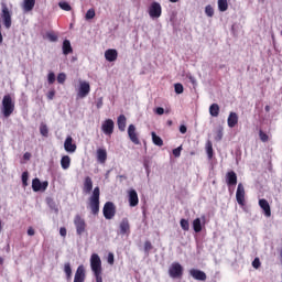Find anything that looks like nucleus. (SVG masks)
Returning a JSON list of instances; mask_svg holds the SVG:
<instances>
[{
	"label": "nucleus",
	"instance_id": "nucleus-39",
	"mask_svg": "<svg viewBox=\"0 0 282 282\" xmlns=\"http://www.w3.org/2000/svg\"><path fill=\"white\" fill-rule=\"evenodd\" d=\"M96 17V10L95 9H89L87 12H86V15H85V19L87 21L94 19Z\"/></svg>",
	"mask_w": 282,
	"mask_h": 282
},
{
	"label": "nucleus",
	"instance_id": "nucleus-17",
	"mask_svg": "<svg viewBox=\"0 0 282 282\" xmlns=\"http://www.w3.org/2000/svg\"><path fill=\"white\" fill-rule=\"evenodd\" d=\"M189 276H193L195 281H206V273L198 269H191Z\"/></svg>",
	"mask_w": 282,
	"mask_h": 282
},
{
	"label": "nucleus",
	"instance_id": "nucleus-60",
	"mask_svg": "<svg viewBox=\"0 0 282 282\" xmlns=\"http://www.w3.org/2000/svg\"><path fill=\"white\" fill-rule=\"evenodd\" d=\"M167 124H169V127H171V124H173V121L169 120Z\"/></svg>",
	"mask_w": 282,
	"mask_h": 282
},
{
	"label": "nucleus",
	"instance_id": "nucleus-62",
	"mask_svg": "<svg viewBox=\"0 0 282 282\" xmlns=\"http://www.w3.org/2000/svg\"><path fill=\"white\" fill-rule=\"evenodd\" d=\"M0 232H1V220H0Z\"/></svg>",
	"mask_w": 282,
	"mask_h": 282
},
{
	"label": "nucleus",
	"instance_id": "nucleus-28",
	"mask_svg": "<svg viewBox=\"0 0 282 282\" xmlns=\"http://www.w3.org/2000/svg\"><path fill=\"white\" fill-rule=\"evenodd\" d=\"M72 164V159L69 158V155H64L61 159V166L62 169H64V171H67V169H69Z\"/></svg>",
	"mask_w": 282,
	"mask_h": 282
},
{
	"label": "nucleus",
	"instance_id": "nucleus-47",
	"mask_svg": "<svg viewBox=\"0 0 282 282\" xmlns=\"http://www.w3.org/2000/svg\"><path fill=\"white\" fill-rule=\"evenodd\" d=\"M174 158H180L182 155V145L173 150Z\"/></svg>",
	"mask_w": 282,
	"mask_h": 282
},
{
	"label": "nucleus",
	"instance_id": "nucleus-7",
	"mask_svg": "<svg viewBox=\"0 0 282 282\" xmlns=\"http://www.w3.org/2000/svg\"><path fill=\"white\" fill-rule=\"evenodd\" d=\"M149 15L151 19H160L162 17V6L160 2H152L149 7Z\"/></svg>",
	"mask_w": 282,
	"mask_h": 282
},
{
	"label": "nucleus",
	"instance_id": "nucleus-31",
	"mask_svg": "<svg viewBox=\"0 0 282 282\" xmlns=\"http://www.w3.org/2000/svg\"><path fill=\"white\" fill-rule=\"evenodd\" d=\"M64 272L66 274L67 281H72V264L69 262L64 264Z\"/></svg>",
	"mask_w": 282,
	"mask_h": 282
},
{
	"label": "nucleus",
	"instance_id": "nucleus-5",
	"mask_svg": "<svg viewBox=\"0 0 282 282\" xmlns=\"http://www.w3.org/2000/svg\"><path fill=\"white\" fill-rule=\"evenodd\" d=\"M74 226L79 237L87 230V223H85V219L78 214L74 218Z\"/></svg>",
	"mask_w": 282,
	"mask_h": 282
},
{
	"label": "nucleus",
	"instance_id": "nucleus-19",
	"mask_svg": "<svg viewBox=\"0 0 282 282\" xmlns=\"http://www.w3.org/2000/svg\"><path fill=\"white\" fill-rule=\"evenodd\" d=\"M105 58H106V61H108V63H113V62L118 61V51L115 48H108L105 52Z\"/></svg>",
	"mask_w": 282,
	"mask_h": 282
},
{
	"label": "nucleus",
	"instance_id": "nucleus-22",
	"mask_svg": "<svg viewBox=\"0 0 282 282\" xmlns=\"http://www.w3.org/2000/svg\"><path fill=\"white\" fill-rule=\"evenodd\" d=\"M227 124L230 129H235V127L239 124V116L237 115V112L229 113V117L227 119Z\"/></svg>",
	"mask_w": 282,
	"mask_h": 282
},
{
	"label": "nucleus",
	"instance_id": "nucleus-41",
	"mask_svg": "<svg viewBox=\"0 0 282 282\" xmlns=\"http://www.w3.org/2000/svg\"><path fill=\"white\" fill-rule=\"evenodd\" d=\"M259 138L261 142H268L270 140V137L263 130H259Z\"/></svg>",
	"mask_w": 282,
	"mask_h": 282
},
{
	"label": "nucleus",
	"instance_id": "nucleus-1",
	"mask_svg": "<svg viewBox=\"0 0 282 282\" xmlns=\"http://www.w3.org/2000/svg\"><path fill=\"white\" fill-rule=\"evenodd\" d=\"M90 269L96 279V282H102V260L98 253L90 256Z\"/></svg>",
	"mask_w": 282,
	"mask_h": 282
},
{
	"label": "nucleus",
	"instance_id": "nucleus-42",
	"mask_svg": "<svg viewBox=\"0 0 282 282\" xmlns=\"http://www.w3.org/2000/svg\"><path fill=\"white\" fill-rule=\"evenodd\" d=\"M65 80H67V75H65V73H59L57 75V83H59V85H63Z\"/></svg>",
	"mask_w": 282,
	"mask_h": 282
},
{
	"label": "nucleus",
	"instance_id": "nucleus-29",
	"mask_svg": "<svg viewBox=\"0 0 282 282\" xmlns=\"http://www.w3.org/2000/svg\"><path fill=\"white\" fill-rule=\"evenodd\" d=\"M152 135V142L155 144V147H164V141L162 138H160L155 132L151 133Z\"/></svg>",
	"mask_w": 282,
	"mask_h": 282
},
{
	"label": "nucleus",
	"instance_id": "nucleus-44",
	"mask_svg": "<svg viewBox=\"0 0 282 282\" xmlns=\"http://www.w3.org/2000/svg\"><path fill=\"white\" fill-rule=\"evenodd\" d=\"M174 90H175V94H184V86L181 83L175 84Z\"/></svg>",
	"mask_w": 282,
	"mask_h": 282
},
{
	"label": "nucleus",
	"instance_id": "nucleus-9",
	"mask_svg": "<svg viewBox=\"0 0 282 282\" xmlns=\"http://www.w3.org/2000/svg\"><path fill=\"white\" fill-rule=\"evenodd\" d=\"M236 199L239 206H245L246 204V188L243 187V183H239L236 192Z\"/></svg>",
	"mask_w": 282,
	"mask_h": 282
},
{
	"label": "nucleus",
	"instance_id": "nucleus-54",
	"mask_svg": "<svg viewBox=\"0 0 282 282\" xmlns=\"http://www.w3.org/2000/svg\"><path fill=\"white\" fill-rule=\"evenodd\" d=\"M28 235H29V237H34V235H35L34 228L30 227L28 229Z\"/></svg>",
	"mask_w": 282,
	"mask_h": 282
},
{
	"label": "nucleus",
	"instance_id": "nucleus-10",
	"mask_svg": "<svg viewBox=\"0 0 282 282\" xmlns=\"http://www.w3.org/2000/svg\"><path fill=\"white\" fill-rule=\"evenodd\" d=\"M47 186H50V183L47 181H44L42 183L39 178H33L32 181V188L34 193H39L40 191H47Z\"/></svg>",
	"mask_w": 282,
	"mask_h": 282
},
{
	"label": "nucleus",
	"instance_id": "nucleus-33",
	"mask_svg": "<svg viewBox=\"0 0 282 282\" xmlns=\"http://www.w3.org/2000/svg\"><path fill=\"white\" fill-rule=\"evenodd\" d=\"M219 12H226L228 10V0H218Z\"/></svg>",
	"mask_w": 282,
	"mask_h": 282
},
{
	"label": "nucleus",
	"instance_id": "nucleus-24",
	"mask_svg": "<svg viewBox=\"0 0 282 282\" xmlns=\"http://www.w3.org/2000/svg\"><path fill=\"white\" fill-rule=\"evenodd\" d=\"M226 184L228 186H237V173L235 171L227 172Z\"/></svg>",
	"mask_w": 282,
	"mask_h": 282
},
{
	"label": "nucleus",
	"instance_id": "nucleus-57",
	"mask_svg": "<svg viewBox=\"0 0 282 282\" xmlns=\"http://www.w3.org/2000/svg\"><path fill=\"white\" fill-rule=\"evenodd\" d=\"M102 107V99H99L97 101V109H100Z\"/></svg>",
	"mask_w": 282,
	"mask_h": 282
},
{
	"label": "nucleus",
	"instance_id": "nucleus-59",
	"mask_svg": "<svg viewBox=\"0 0 282 282\" xmlns=\"http://www.w3.org/2000/svg\"><path fill=\"white\" fill-rule=\"evenodd\" d=\"M180 0H170L171 3H177Z\"/></svg>",
	"mask_w": 282,
	"mask_h": 282
},
{
	"label": "nucleus",
	"instance_id": "nucleus-21",
	"mask_svg": "<svg viewBox=\"0 0 282 282\" xmlns=\"http://www.w3.org/2000/svg\"><path fill=\"white\" fill-rule=\"evenodd\" d=\"M89 91H91V87L89 86V83H82L79 86V93L78 96L79 98H85L87 96H89Z\"/></svg>",
	"mask_w": 282,
	"mask_h": 282
},
{
	"label": "nucleus",
	"instance_id": "nucleus-25",
	"mask_svg": "<svg viewBox=\"0 0 282 282\" xmlns=\"http://www.w3.org/2000/svg\"><path fill=\"white\" fill-rule=\"evenodd\" d=\"M97 161L99 164H105L107 162V150L99 148L97 149Z\"/></svg>",
	"mask_w": 282,
	"mask_h": 282
},
{
	"label": "nucleus",
	"instance_id": "nucleus-52",
	"mask_svg": "<svg viewBox=\"0 0 282 282\" xmlns=\"http://www.w3.org/2000/svg\"><path fill=\"white\" fill-rule=\"evenodd\" d=\"M154 113H156V116H164V108L158 107V108L154 110Z\"/></svg>",
	"mask_w": 282,
	"mask_h": 282
},
{
	"label": "nucleus",
	"instance_id": "nucleus-23",
	"mask_svg": "<svg viewBox=\"0 0 282 282\" xmlns=\"http://www.w3.org/2000/svg\"><path fill=\"white\" fill-rule=\"evenodd\" d=\"M36 6V0H23L21 8L23 12H32Z\"/></svg>",
	"mask_w": 282,
	"mask_h": 282
},
{
	"label": "nucleus",
	"instance_id": "nucleus-3",
	"mask_svg": "<svg viewBox=\"0 0 282 282\" xmlns=\"http://www.w3.org/2000/svg\"><path fill=\"white\" fill-rule=\"evenodd\" d=\"M2 113L4 118H10L14 113V101H12V96L4 95L2 99Z\"/></svg>",
	"mask_w": 282,
	"mask_h": 282
},
{
	"label": "nucleus",
	"instance_id": "nucleus-6",
	"mask_svg": "<svg viewBox=\"0 0 282 282\" xmlns=\"http://www.w3.org/2000/svg\"><path fill=\"white\" fill-rule=\"evenodd\" d=\"M1 18L3 20L4 28L10 30V28H12V13H10V9H8V6L6 4H2Z\"/></svg>",
	"mask_w": 282,
	"mask_h": 282
},
{
	"label": "nucleus",
	"instance_id": "nucleus-40",
	"mask_svg": "<svg viewBox=\"0 0 282 282\" xmlns=\"http://www.w3.org/2000/svg\"><path fill=\"white\" fill-rule=\"evenodd\" d=\"M205 14H207V17H215V9H213L210 4L206 6Z\"/></svg>",
	"mask_w": 282,
	"mask_h": 282
},
{
	"label": "nucleus",
	"instance_id": "nucleus-46",
	"mask_svg": "<svg viewBox=\"0 0 282 282\" xmlns=\"http://www.w3.org/2000/svg\"><path fill=\"white\" fill-rule=\"evenodd\" d=\"M252 268H254L256 270H259V268H261V260L259 258H254V260L252 261Z\"/></svg>",
	"mask_w": 282,
	"mask_h": 282
},
{
	"label": "nucleus",
	"instance_id": "nucleus-20",
	"mask_svg": "<svg viewBox=\"0 0 282 282\" xmlns=\"http://www.w3.org/2000/svg\"><path fill=\"white\" fill-rule=\"evenodd\" d=\"M91 191H94V181L89 176H86L84 178L83 193H85L86 195H89Z\"/></svg>",
	"mask_w": 282,
	"mask_h": 282
},
{
	"label": "nucleus",
	"instance_id": "nucleus-56",
	"mask_svg": "<svg viewBox=\"0 0 282 282\" xmlns=\"http://www.w3.org/2000/svg\"><path fill=\"white\" fill-rule=\"evenodd\" d=\"M23 158L24 160H30V158H32V154L30 152H25Z\"/></svg>",
	"mask_w": 282,
	"mask_h": 282
},
{
	"label": "nucleus",
	"instance_id": "nucleus-27",
	"mask_svg": "<svg viewBox=\"0 0 282 282\" xmlns=\"http://www.w3.org/2000/svg\"><path fill=\"white\" fill-rule=\"evenodd\" d=\"M117 124L119 131H126L127 129V117L124 115H120L117 119Z\"/></svg>",
	"mask_w": 282,
	"mask_h": 282
},
{
	"label": "nucleus",
	"instance_id": "nucleus-55",
	"mask_svg": "<svg viewBox=\"0 0 282 282\" xmlns=\"http://www.w3.org/2000/svg\"><path fill=\"white\" fill-rule=\"evenodd\" d=\"M186 131H188V129L186 128V126L182 124L180 127V132L184 134V133H186Z\"/></svg>",
	"mask_w": 282,
	"mask_h": 282
},
{
	"label": "nucleus",
	"instance_id": "nucleus-18",
	"mask_svg": "<svg viewBox=\"0 0 282 282\" xmlns=\"http://www.w3.org/2000/svg\"><path fill=\"white\" fill-rule=\"evenodd\" d=\"M85 279H86L85 265L80 264L75 272L74 282H85Z\"/></svg>",
	"mask_w": 282,
	"mask_h": 282
},
{
	"label": "nucleus",
	"instance_id": "nucleus-2",
	"mask_svg": "<svg viewBox=\"0 0 282 282\" xmlns=\"http://www.w3.org/2000/svg\"><path fill=\"white\" fill-rule=\"evenodd\" d=\"M88 205L93 215L100 213V187H95L88 199Z\"/></svg>",
	"mask_w": 282,
	"mask_h": 282
},
{
	"label": "nucleus",
	"instance_id": "nucleus-36",
	"mask_svg": "<svg viewBox=\"0 0 282 282\" xmlns=\"http://www.w3.org/2000/svg\"><path fill=\"white\" fill-rule=\"evenodd\" d=\"M180 224H181L182 230H184L185 232H188V230H191V224L188 223V220L183 218L181 219Z\"/></svg>",
	"mask_w": 282,
	"mask_h": 282
},
{
	"label": "nucleus",
	"instance_id": "nucleus-16",
	"mask_svg": "<svg viewBox=\"0 0 282 282\" xmlns=\"http://www.w3.org/2000/svg\"><path fill=\"white\" fill-rule=\"evenodd\" d=\"M259 206L263 209L265 217H272V209L270 208V203L265 198L259 199Z\"/></svg>",
	"mask_w": 282,
	"mask_h": 282
},
{
	"label": "nucleus",
	"instance_id": "nucleus-48",
	"mask_svg": "<svg viewBox=\"0 0 282 282\" xmlns=\"http://www.w3.org/2000/svg\"><path fill=\"white\" fill-rule=\"evenodd\" d=\"M144 250H145V252L153 250V245L151 243V241L148 240L144 242Z\"/></svg>",
	"mask_w": 282,
	"mask_h": 282
},
{
	"label": "nucleus",
	"instance_id": "nucleus-58",
	"mask_svg": "<svg viewBox=\"0 0 282 282\" xmlns=\"http://www.w3.org/2000/svg\"><path fill=\"white\" fill-rule=\"evenodd\" d=\"M264 111H267V113L270 112V106H265Z\"/></svg>",
	"mask_w": 282,
	"mask_h": 282
},
{
	"label": "nucleus",
	"instance_id": "nucleus-51",
	"mask_svg": "<svg viewBox=\"0 0 282 282\" xmlns=\"http://www.w3.org/2000/svg\"><path fill=\"white\" fill-rule=\"evenodd\" d=\"M107 261H108L109 265H113V263H115L113 253H108Z\"/></svg>",
	"mask_w": 282,
	"mask_h": 282
},
{
	"label": "nucleus",
	"instance_id": "nucleus-4",
	"mask_svg": "<svg viewBox=\"0 0 282 282\" xmlns=\"http://www.w3.org/2000/svg\"><path fill=\"white\" fill-rule=\"evenodd\" d=\"M169 274L171 279H182V275L184 274V268L180 262H174L169 268Z\"/></svg>",
	"mask_w": 282,
	"mask_h": 282
},
{
	"label": "nucleus",
	"instance_id": "nucleus-35",
	"mask_svg": "<svg viewBox=\"0 0 282 282\" xmlns=\"http://www.w3.org/2000/svg\"><path fill=\"white\" fill-rule=\"evenodd\" d=\"M40 133L44 138H47V135H50V130L47 129V124L41 123V126H40Z\"/></svg>",
	"mask_w": 282,
	"mask_h": 282
},
{
	"label": "nucleus",
	"instance_id": "nucleus-49",
	"mask_svg": "<svg viewBox=\"0 0 282 282\" xmlns=\"http://www.w3.org/2000/svg\"><path fill=\"white\" fill-rule=\"evenodd\" d=\"M54 96H56V90H50L46 95L48 100H54Z\"/></svg>",
	"mask_w": 282,
	"mask_h": 282
},
{
	"label": "nucleus",
	"instance_id": "nucleus-12",
	"mask_svg": "<svg viewBox=\"0 0 282 282\" xmlns=\"http://www.w3.org/2000/svg\"><path fill=\"white\" fill-rule=\"evenodd\" d=\"M120 235H131V225L129 224V218H122L119 224Z\"/></svg>",
	"mask_w": 282,
	"mask_h": 282
},
{
	"label": "nucleus",
	"instance_id": "nucleus-30",
	"mask_svg": "<svg viewBox=\"0 0 282 282\" xmlns=\"http://www.w3.org/2000/svg\"><path fill=\"white\" fill-rule=\"evenodd\" d=\"M209 113L213 118H217V116H219V105L218 104H213L209 107Z\"/></svg>",
	"mask_w": 282,
	"mask_h": 282
},
{
	"label": "nucleus",
	"instance_id": "nucleus-45",
	"mask_svg": "<svg viewBox=\"0 0 282 282\" xmlns=\"http://www.w3.org/2000/svg\"><path fill=\"white\" fill-rule=\"evenodd\" d=\"M30 177V174L28 172L22 173V186L25 188L28 186V180Z\"/></svg>",
	"mask_w": 282,
	"mask_h": 282
},
{
	"label": "nucleus",
	"instance_id": "nucleus-63",
	"mask_svg": "<svg viewBox=\"0 0 282 282\" xmlns=\"http://www.w3.org/2000/svg\"><path fill=\"white\" fill-rule=\"evenodd\" d=\"M260 1H262V3H263V1H265V0H260Z\"/></svg>",
	"mask_w": 282,
	"mask_h": 282
},
{
	"label": "nucleus",
	"instance_id": "nucleus-37",
	"mask_svg": "<svg viewBox=\"0 0 282 282\" xmlns=\"http://www.w3.org/2000/svg\"><path fill=\"white\" fill-rule=\"evenodd\" d=\"M46 39H48L51 43H56V41H58V35H56V33H54L53 31H50L46 33Z\"/></svg>",
	"mask_w": 282,
	"mask_h": 282
},
{
	"label": "nucleus",
	"instance_id": "nucleus-38",
	"mask_svg": "<svg viewBox=\"0 0 282 282\" xmlns=\"http://www.w3.org/2000/svg\"><path fill=\"white\" fill-rule=\"evenodd\" d=\"M58 7L61 8V10H64L65 12L72 11V6H69V4H68L67 2H65V1L58 2Z\"/></svg>",
	"mask_w": 282,
	"mask_h": 282
},
{
	"label": "nucleus",
	"instance_id": "nucleus-43",
	"mask_svg": "<svg viewBox=\"0 0 282 282\" xmlns=\"http://www.w3.org/2000/svg\"><path fill=\"white\" fill-rule=\"evenodd\" d=\"M47 82L50 85H54V83H56V75L54 73H48L47 75Z\"/></svg>",
	"mask_w": 282,
	"mask_h": 282
},
{
	"label": "nucleus",
	"instance_id": "nucleus-34",
	"mask_svg": "<svg viewBox=\"0 0 282 282\" xmlns=\"http://www.w3.org/2000/svg\"><path fill=\"white\" fill-rule=\"evenodd\" d=\"M206 153H207V158L209 160H213L214 151H213V142L210 141H207L206 143Z\"/></svg>",
	"mask_w": 282,
	"mask_h": 282
},
{
	"label": "nucleus",
	"instance_id": "nucleus-53",
	"mask_svg": "<svg viewBox=\"0 0 282 282\" xmlns=\"http://www.w3.org/2000/svg\"><path fill=\"white\" fill-rule=\"evenodd\" d=\"M59 235H61V237H67V229L65 227H61Z\"/></svg>",
	"mask_w": 282,
	"mask_h": 282
},
{
	"label": "nucleus",
	"instance_id": "nucleus-50",
	"mask_svg": "<svg viewBox=\"0 0 282 282\" xmlns=\"http://www.w3.org/2000/svg\"><path fill=\"white\" fill-rule=\"evenodd\" d=\"M221 138H224V131L218 130V131H217V134H216V137H215V140H216L217 142H219V141L221 140Z\"/></svg>",
	"mask_w": 282,
	"mask_h": 282
},
{
	"label": "nucleus",
	"instance_id": "nucleus-32",
	"mask_svg": "<svg viewBox=\"0 0 282 282\" xmlns=\"http://www.w3.org/2000/svg\"><path fill=\"white\" fill-rule=\"evenodd\" d=\"M193 230L194 232H199L202 230V219L196 218L193 220Z\"/></svg>",
	"mask_w": 282,
	"mask_h": 282
},
{
	"label": "nucleus",
	"instance_id": "nucleus-15",
	"mask_svg": "<svg viewBox=\"0 0 282 282\" xmlns=\"http://www.w3.org/2000/svg\"><path fill=\"white\" fill-rule=\"evenodd\" d=\"M128 137L130 138L131 142H133V144H140V139L138 138V132H135L134 124H130L128 127Z\"/></svg>",
	"mask_w": 282,
	"mask_h": 282
},
{
	"label": "nucleus",
	"instance_id": "nucleus-61",
	"mask_svg": "<svg viewBox=\"0 0 282 282\" xmlns=\"http://www.w3.org/2000/svg\"><path fill=\"white\" fill-rule=\"evenodd\" d=\"M0 263H3V258H0Z\"/></svg>",
	"mask_w": 282,
	"mask_h": 282
},
{
	"label": "nucleus",
	"instance_id": "nucleus-14",
	"mask_svg": "<svg viewBox=\"0 0 282 282\" xmlns=\"http://www.w3.org/2000/svg\"><path fill=\"white\" fill-rule=\"evenodd\" d=\"M64 149L67 153H76V143H74V139L72 135H68L64 142Z\"/></svg>",
	"mask_w": 282,
	"mask_h": 282
},
{
	"label": "nucleus",
	"instance_id": "nucleus-13",
	"mask_svg": "<svg viewBox=\"0 0 282 282\" xmlns=\"http://www.w3.org/2000/svg\"><path fill=\"white\" fill-rule=\"evenodd\" d=\"M115 123L111 119H106L101 124V130L104 131L105 135H111L113 133Z\"/></svg>",
	"mask_w": 282,
	"mask_h": 282
},
{
	"label": "nucleus",
	"instance_id": "nucleus-26",
	"mask_svg": "<svg viewBox=\"0 0 282 282\" xmlns=\"http://www.w3.org/2000/svg\"><path fill=\"white\" fill-rule=\"evenodd\" d=\"M62 50H63L64 56H67L74 53V48H72V42H69V40H64Z\"/></svg>",
	"mask_w": 282,
	"mask_h": 282
},
{
	"label": "nucleus",
	"instance_id": "nucleus-11",
	"mask_svg": "<svg viewBox=\"0 0 282 282\" xmlns=\"http://www.w3.org/2000/svg\"><path fill=\"white\" fill-rule=\"evenodd\" d=\"M128 202L131 208H135L140 204V198L138 197V192L135 189L128 191Z\"/></svg>",
	"mask_w": 282,
	"mask_h": 282
},
{
	"label": "nucleus",
	"instance_id": "nucleus-8",
	"mask_svg": "<svg viewBox=\"0 0 282 282\" xmlns=\"http://www.w3.org/2000/svg\"><path fill=\"white\" fill-rule=\"evenodd\" d=\"M104 217L105 219H113L116 217V205L111 202H107L104 205Z\"/></svg>",
	"mask_w": 282,
	"mask_h": 282
}]
</instances>
